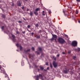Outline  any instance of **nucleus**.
I'll return each mask as SVG.
<instances>
[{"instance_id":"f257e3e1","label":"nucleus","mask_w":80,"mask_h":80,"mask_svg":"<svg viewBox=\"0 0 80 80\" xmlns=\"http://www.w3.org/2000/svg\"><path fill=\"white\" fill-rule=\"evenodd\" d=\"M52 37L51 39V40H56L57 39V36L55 34H52Z\"/></svg>"},{"instance_id":"f03ea898","label":"nucleus","mask_w":80,"mask_h":80,"mask_svg":"<svg viewBox=\"0 0 80 80\" xmlns=\"http://www.w3.org/2000/svg\"><path fill=\"white\" fill-rule=\"evenodd\" d=\"M38 76L39 78H40V79H41V80H45V79L46 78V77H45V76L44 77L41 74H39Z\"/></svg>"},{"instance_id":"7ed1b4c3","label":"nucleus","mask_w":80,"mask_h":80,"mask_svg":"<svg viewBox=\"0 0 80 80\" xmlns=\"http://www.w3.org/2000/svg\"><path fill=\"white\" fill-rule=\"evenodd\" d=\"M73 47H76L77 45V42L75 41H73L71 44Z\"/></svg>"},{"instance_id":"20e7f679","label":"nucleus","mask_w":80,"mask_h":80,"mask_svg":"<svg viewBox=\"0 0 80 80\" xmlns=\"http://www.w3.org/2000/svg\"><path fill=\"white\" fill-rule=\"evenodd\" d=\"M69 70H70V71H71V70L70 69L68 70L67 69L65 68V70H64L63 72L64 73H68V72H70Z\"/></svg>"},{"instance_id":"39448f33","label":"nucleus","mask_w":80,"mask_h":80,"mask_svg":"<svg viewBox=\"0 0 80 80\" xmlns=\"http://www.w3.org/2000/svg\"><path fill=\"white\" fill-rule=\"evenodd\" d=\"M52 64L54 68H56V67H57V63H56L55 62L53 61L52 62Z\"/></svg>"},{"instance_id":"423d86ee","label":"nucleus","mask_w":80,"mask_h":80,"mask_svg":"<svg viewBox=\"0 0 80 80\" xmlns=\"http://www.w3.org/2000/svg\"><path fill=\"white\" fill-rule=\"evenodd\" d=\"M16 46H17V47H20V50L21 51L22 50V46L18 45V43H17L16 44Z\"/></svg>"},{"instance_id":"0eeeda50","label":"nucleus","mask_w":80,"mask_h":80,"mask_svg":"<svg viewBox=\"0 0 80 80\" xmlns=\"http://www.w3.org/2000/svg\"><path fill=\"white\" fill-rule=\"evenodd\" d=\"M28 55L29 58H31V59H32L33 58V55L29 53H28Z\"/></svg>"},{"instance_id":"6e6552de","label":"nucleus","mask_w":80,"mask_h":80,"mask_svg":"<svg viewBox=\"0 0 80 80\" xmlns=\"http://www.w3.org/2000/svg\"><path fill=\"white\" fill-rule=\"evenodd\" d=\"M58 42L60 43H65V40H58Z\"/></svg>"},{"instance_id":"1a4fd4ad","label":"nucleus","mask_w":80,"mask_h":80,"mask_svg":"<svg viewBox=\"0 0 80 80\" xmlns=\"http://www.w3.org/2000/svg\"><path fill=\"white\" fill-rule=\"evenodd\" d=\"M2 69L3 70H1L0 73H4V74H5V71L3 68Z\"/></svg>"},{"instance_id":"9d476101","label":"nucleus","mask_w":80,"mask_h":80,"mask_svg":"<svg viewBox=\"0 0 80 80\" xmlns=\"http://www.w3.org/2000/svg\"><path fill=\"white\" fill-rule=\"evenodd\" d=\"M34 37H36V38H38H38H40V35H36Z\"/></svg>"},{"instance_id":"9b49d317","label":"nucleus","mask_w":80,"mask_h":80,"mask_svg":"<svg viewBox=\"0 0 80 80\" xmlns=\"http://www.w3.org/2000/svg\"><path fill=\"white\" fill-rule=\"evenodd\" d=\"M24 51L25 53H28V52H30V49H28L27 50H24Z\"/></svg>"},{"instance_id":"f8f14e48","label":"nucleus","mask_w":80,"mask_h":80,"mask_svg":"<svg viewBox=\"0 0 80 80\" xmlns=\"http://www.w3.org/2000/svg\"><path fill=\"white\" fill-rule=\"evenodd\" d=\"M38 49L40 53H42V49L41 48H38Z\"/></svg>"},{"instance_id":"ddd939ff","label":"nucleus","mask_w":80,"mask_h":80,"mask_svg":"<svg viewBox=\"0 0 80 80\" xmlns=\"http://www.w3.org/2000/svg\"><path fill=\"white\" fill-rule=\"evenodd\" d=\"M33 13L34 14H35V15H36V16H37V15H38V12H37L34 11Z\"/></svg>"},{"instance_id":"4468645a","label":"nucleus","mask_w":80,"mask_h":80,"mask_svg":"<svg viewBox=\"0 0 80 80\" xmlns=\"http://www.w3.org/2000/svg\"><path fill=\"white\" fill-rule=\"evenodd\" d=\"M17 5L18 6L20 7V6H21V3H20V2L19 1H18L17 2Z\"/></svg>"},{"instance_id":"2eb2a0df","label":"nucleus","mask_w":80,"mask_h":80,"mask_svg":"<svg viewBox=\"0 0 80 80\" xmlns=\"http://www.w3.org/2000/svg\"><path fill=\"white\" fill-rule=\"evenodd\" d=\"M58 40H64L62 37H59L58 39Z\"/></svg>"},{"instance_id":"dca6fc26","label":"nucleus","mask_w":80,"mask_h":80,"mask_svg":"<svg viewBox=\"0 0 80 80\" xmlns=\"http://www.w3.org/2000/svg\"><path fill=\"white\" fill-rule=\"evenodd\" d=\"M39 10H40V8H38L36 9L35 10V11L38 12V11H39Z\"/></svg>"},{"instance_id":"f3484780","label":"nucleus","mask_w":80,"mask_h":80,"mask_svg":"<svg viewBox=\"0 0 80 80\" xmlns=\"http://www.w3.org/2000/svg\"><path fill=\"white\" fill-rule=\"evenodd\" d=\"M36 80H39V77H38V75H37V76L36 78H35Z\"/></svg>"},{"instance_id":"a211bd4d","label":"nucleus","mask_w":80,"mask_h":80,"mask_svg":"<svg viewBox=\"0 0 80 80\" xmlns=\"http://www.w3.org/2000/svg\"><path fill=\"white\" fill-rule=\"evenodd\" d=\"M39 25V24H38V23H37L35 25V26L36 27H37V28H38V27Z\"/></svg>"},{"instance_id":"6ab92c4d","label":"nucleus","mask_w":80,"mask_h":80,"mask_svg":"<svg viewBox=\"0 0 80 80\" xmlns=\"http://www.w3.org/2000/svg\"><path fill=\"white\" fill-rule=\"evenodd\" d=\"M4 74H5V77L6 78V77H8V76L7 74V73H6L5 72Z\"/></svg>"},{"instance_id":"aec40b11","label":"nucleus","mask_w":80,"mask_h":80,"mask_svg":"<svg viewBox=\"0 0 80 80\" xmlns=\"http://www.w3.org/2000/svg\"><path fill=\"white\" fill-rule=\"evenodd\" d=\"M30 16H33V12H30Z\"/></svg>"},{"instance_id":"412c9836","label":"nucleus","mask_w":80,"mask_h":80,"mask_svg":"<svg viewBox=\"0 0 80 80\" xmlns=\"http://www.w3.org/2000/svg\"><path fill=\"white\" fill-rule=\"evenodd\" d=\"M12 37L13 39H15V36L13 35H12Z\"/></svg>"},{"instance_id":"4be33fe9","label":"nucleus","mask_w":80,"mask_h":80,"mask_svg":"<svg viewBox=\"0 0 80 80\" xmlns=\"http://www.w3.org/2000/svg\"><path fill=\"white\" fill-rule=\"evenodd\" d=\"M2 16L3 18H5V15H4V14H2Z\"/></svg>"},{"instance_id":"5701e85b","label":"nucleus","mask_w":80,"mask_h":80,"mask_svg":"<svg viewBox=\"0 0 80 80\" xmlns=\"http://www.w3.org/2000/svg\"><path fill=\"white\" fill-rule=\"evenodd\" d=\"M50 67L51 68H52L53 67H52V63H50Z\"/></svg>"},{"instance_id":"b1692460","label":"nucleus","mask_w":80,"mask_h":80,"mask_svg":"<svg viewBox=\"0 0 80 80\" xmlns=\"http://www.w3.org/2000/svg\"><path fill=\"white\" fill-rule=\"evenodd\" d=\"M40 69L41 70H43V67H40Z\"/></svg>"},{"instance_id":"393cba45","label":"nucleus","mask_w":80,"mask_h":80,"mask_svg":"<svg viewBox=\"0 0 80 80\" xmlns=\"http://www.w3.org/2000/svg\"><path fill=\"white\" fill-rule=\"evenodd\" d=\"M31 49H32V50H33V51H34V50H35V48H34L33 47H32Z\"/></svg>"},{"instance_id":"a878e982","label":"nucleus","mask_w":80,"mask_h":80,"mask_svg":"<svg viewBox=\"0 0 80 80\" xmlns=\"http://www.w3.org/2000/svg\"><path fill=\"white\" fill-rule=\"evenodd\" d=\"M75 58H76V56H73V60H75Z\"/></svg>"},{"instance_id":"bb28decb","label":"nucleus","mask_w":80,"mask_h":80,"mask_svg":"<svg viewBox=\"0 0 80 80\" xmlns=\"http://www.w3.org/2000/svg\"><path fill=\"white\" fill-rule=\"evenodd\" d=\"M33 35H34V33L33 32H32L31 33V35L32 37H33Z\"/></svg>"},{"instance_id":"cd10ccee","label":"nucleus","mask_w":80,"mask_h":80,"mask_svg":"<svg viewBox=\"0 0 80 80\" xmlns=\"http://www.w3.org/2000/svg\"><path fill=\"white\" fill-rule=\"evenodd\" d=\"M34 67H35V68H37V67H38V66H37V65H34Z\"/></svg>"},{"instance_id":"c85d7f7f","label":"nucleus","mask_w":80,"mask_h":80,"mask_svg":"<svg viewBox=\"0 0 80 80\" xmlns=\"http://www.w3.org/2000/svg\"><path fill=\"white\" fill-rule=\"evenodd\" d=\"M63 12L64 13V14H65V10H64V9L63 10Z\"/></svg>"},{"instance_id":"c756f323","label":"nucleus","mask_w":80,"mask_h":80,"mask_svg":"<svg viewBox=\"0 0 80 80\" xmlns=\"http://www.w3.org/2000/svg\"><path fill=\"white\" fill-rule=\"evenodd\" d=\"M28 28H30V25H28Z\"/></svg>"},{"instance_id":"7c9ffc66","label":"nucleus","mask_w":80,"mask_h":80,"mask_svg":"<svg viewBox=\"0 0 80 80\" xmlns=\"http://www.w3.org/2000/svg\"><path fill=\"white\" fill-rule=\"evenodd\" d=\"M76 14H78V11L77 10L76 11Z\"/></svg>"},{"instance_id":"2f4dec72","label":"nucleus","mask_w":80,"mask_h":80,"mask_svg":"<svg viewBox=\"0 0 80 80\" xmlns=\"http://www.w3.org/2000/svg\"><path fill=\"white\" fill-rule=\"evenodd\" d=\"M36 52L37 53V54H38V55H40V53L38 52V51H36Z\"/></svg>"},{"instance_id":"473e14b6","label":"nucleus","mask_w":80,"mask_h":80,"mask_svg":"<svg viewBox=\"0 0 80 80\" xmlns=\"http://www.w3.org/2000/svg\"><path fill=\"white\" fill-rule=\"evenodd\" d=\"M2 30H3L4 29V26H3L2 28Z\"/></svg>"},{"instance_id":"72a5a7b5","label":"nucleus","mask_w":80,"mask_h":80,"mask_svg":"<svg viewBox=\"0 0 80 80\" xmlns=\"http://www.w3.org/2000/svg\"><path fill=\"white\" fill-rule=\"evenodd\" d=\"M22 33L23 34H25V31H24L23 32H22Z\"/></svg>"},{"instance_id":"f704fd0d","label":"nucleus","mask_w":80,"mask_h":80,"mask_svg":"<svg viewBox=\"0 0 80 80\" xmlns=\"http://www.w3.org/2000/svg\"><path fill=\"white\" fill-rule=\"evenodd\" d=\"M67 38L66 39L67 40H69V39L68 38V36H67Z\"/></svg>"},{"instance_id":"c9c22d12","label":"nucleus","mask_w":80,"mask_h":80,"mask_svg":"<svg viewBox=\"0 0 80 80\" xmlns=\"http://www.w3.org/2000/svg\"><path fill=\"white\" fill-rule=\"evenodd\" d=\"M21 65H22V66H23V65H24V63H21Z\"/></svg>"},{"instance_id":"e433bc0d","label":"nucleus","mask_w":80,"mask_h":80,"mask_svg":"<svg viewBox=\"0 0 80 80\" xmlns=\"http://www.w3.org/2000/svg\"><path fill=\"white\" fill-rule=\"evenodd\" d=\"M46 65H48V62H46Z\"/></svg>"},{"instance_id":"4c0bfd02","label":"nucleus","mask_w":80,"mask_h":80,"mask_svg":"<svg viewBox=\"0 0 80 80\" xmlns=\"http://www.w3.org/2000/svg\"><path fill=\"white\" fill-rule=\"evenodd\" d=\"M71 52V51H68V53H70Z\"/></svg>"},{"instance_id":"58836bf2","label":"nucleus","mask_w":80,"mask_h":80,"mask_svg":"<svg viewBox=\"0 0 80 80\" xmlns=\"http://www.w3.org/2000/svg\"><path fill=\"white\" fill-rule=\"evenodd\" d=\"M16 33H17V34H19L20 33H19V32L18 31H17L16 32Z\"/></svg>"},{"instance_id":"ea45409f","label":"nucleus","mask_w":80,"mask_h":80,"mask_svg":"<svg viewBox=\"0 0 80 80\" xmlns=\"http://www.w3.org/2000/svg\"><path fill=\"white\" fill-rule=\"evenodd\" d=\"M78 50L79 51H80V48H78Z\"/></svg>"},{"instance_id":"a19ab883","label":"nucleus","mask_w":80,"mask_h":80,"mask_svg":"<svg viewBox=\"0 0 80 80\" xmlns=\"http://www.w3.org/2000/svg\"><path fill=\"white\" fill-rule=\"evenodd\" d=\"M71 74H73V72H71Z\"/></svg>"},{"instance_id":"79ce46f5","label":"nucleus","mask_w":80,"mask_h":80,"mask_svg":"<svg viewBox=\"0 0 80 80\" xmlns=\"http://www.w3.org/2000/svg\"><path fill=\"white\" fill-rule=\"evenodd\" d=\"M18 23H22V21H18Z\"/></svg>"},{"instance_id":"37998d69","label":"nucleus","mask_w":80,"mask_h":80,"mask_svg":"<svg viewBox=\"0 0 80 80\" xmlns=\"http://www.w3.org/2000/svg\"><path fill=\"white\" fill-rule=\"evenodd\" d=\"M42 15H43V16H45V14L44 13H43L42 14Z\"/></svg>"},{"instance_id":"c03bdc74","label":"nucleus","mask_w":80,"mask_h":80,"mask_svg":"<svg viewBox=\"0 0 80 80\" xmlns=\"http://www.w3.org/2000/svg\"><path fill=\"white\" fill-rule=\"evenodd\" d=\"M76 1L77 2H80V0H76Z\"/></svg>"},{"instance_id":"a18cd8bd","label":"nucleus","mask_w":80,"mask_h":80,"mask_svg":"<svg viewBox=\"0 0 80 80\" xmlns=\"http://www.w3.org/2000/svg\"><path fill=\"white\" fill-rule=\"evenodd\" d=\"M24 7H22V10H23V9H24Z\"/></svg>"},{"instance_id":"49530a36","label":"nucleus","mask_w":80,"mask_h":80,"mask_svg":"<svg viewBox=\"0 0 80 80\" xmlns=\"http://www.w3.org/2000/svg\"><path fill=\"white\" fill-rule=\"evenodd\" d=\"M23 18V20H25V21H26V19L25 18Z\"/></svg>"},{"instance_id":"de8ad7c7","label":"nucleus","mask_w":80,"mask_h":80,"mask_svg":"<svg viewBox=\"0 0 80 80\" xmlns=\"http://www.w3.org/2000/svg\"><path fill=\"white\" fill-rule=\"evenodd\" d=\"M62 54H63V55H64V54H65V52H62Z\"/></svg>"},{"instance_id":"09e8293b","label":"nucleus","mask_w":80,"mask_h":80,"mask_svg":"<svg viewBox=\"0 0 80 80\" xmlns=\"http://www.w3.org/2000/svg\"><path fill=\"white\" fill-rule=\"evenodd\" d=\"M38 70L39 72V71H40V70H41V69H38Z\"/></svg>"},{"instance_id":"8fccbe9b","label":"nucleus","mask_w":80,"mask_h":80,"mask_svg":"<svg viewBox=\"0 0 80 80\" xmlns=\"http://www.w3.org/2000/svg\"><path fill=\"white\" fill-rule=\"evenodd\" d=\"M39 33H42V31H39Z\"/></svg>"},{"instance_id":"3c124183","label":"nucleus","mask_w":80,"mask_h":80,"mask_svg":"<svg viewBox=\"0 0 80 80\" xmlns=\"http://www.w3.org/2000/svg\"><path fill=\"white\" fill-rule=\"evenodd\" d=\"M78 23H80V20H78Z\"/></svg>"},{"instance_id":"603ef678","label":"nucleus","mask_w":80,"mask_h":80,"mask_svg":"<svg viewBox=\"0 0 80 80\" xmlns=\"http://www.w3.org/2000/svg\"><path fill=\"white\" fill-rule=\"evenodd\" d=\"M28 63L29 64V65L30 67H31L30 66V63H29V62H28Z\"/></svg>"},{"instance_id":"864d4df0","label":"nucleus","mask_w":80,"mask_h":80,"mask_svg":"<svg viewBox=\"0 0 80 80\" xmlns=\"http://www.w3.org/2000/svg\"><path fill=\"white\" fill-rule=\"evenodd\" d=\"M28 11H29V9H27V12H28Z\"/></svg>"},{"instance_id":"5fc2aeb1","label":"nucleus","mask_w":80,"mask_h":80,"mask_svg":"<svg viewBox=\"0 0 80 80\" xmlns=\"http://www.w3.org/2000/svg\"><path fill=\"white\" fill-rule=\"evenodd\" d=\"M51 11H49V13H51Z\"/></svg>"},{"instance_id":"6e6d98bb","label":"nucleus","mask_w":80,"mask_h":80,"mask_svg":"<svg viewBox=\"0 0 80 80\" xmlns=\"http://www.w3.org/2000/svg\"><path fill=\"white\" fill-rule=\"evenodd\" d=\"M8 80H10V78H8Z\"/></svg>"},{"instance_id":"4d7b16f0","label":"nucleus","mask_w":80,"mask_h":80,"mask_svg":"<svg viewBox=\"0 0 80 80\" xmlns=\"http://www.w3.org/2000/svg\"><path fill=\"white\" fill-rule=\"evenodd\" d=\"M59 54H58V55H57V57H59Z\"/></svg>"},{"instance_id":"13d9d810","label":"nucleus","mask_w":80,"mask_h":80,"mask_svg":"<svg viewBox=\"0 0 80 80\" xmlns=\"http://www.w3.org/2000/svg\"><path fill=\"white\" fill-rule=\"evenodd\" d=\"M42 13H45V11H42Z\"/></svg>"},{"instance_id":"bf43d9fd","label":"nucleus","mask_w":80,"mask_h":80,"mask_svg":"<svg viewBox=\"0 0 80 80\" xmlns=\"http://www.w3.org/2000/svg\"><path fill=\"white\" fill-rule=\"evenodd\" d=\"M27 30H28V32H30V31L28 30V29Z\"/></svg>"},{"instance_id":"052dcab7","label":"nucleus","mask_w":80,"mask_h":80,"mask_svg":"<svg viewBox=\"0 0 80 80\" xmlns=\"http://www.w3.org/2000/svg\"><path fill=\"white\" fill-rule=\"evenodd\" d=\"M49 69V67H48L47 68V70H48V69Z\"/></svg>"},{"instance_id":"680f3d73","label":"nucleus","mask_w":80,"mask_h":80,"mask_svg":"<svg viewBox=\"0 0 80 80\" xmlns=\"http://www.w3.org/2000/svg\"><path fill=\"white\" fill-rule=\"evenodd\" d=\"M15 41H15V40H13V42H15Z\"/></svg>"},{"instance_id":"e2e57ef3","label":"nucleus","mask_w":80,"mask_h":80,"mask_svg":"<svg viewBox=\"0 0 80 80\" xmlns=\"http://www.w3.org/2000/svg\"><path fill=\"white\" fill-rule=\"evenodd\" d=\"M54 60H56V58H55L54 59Z\"/></svg>"},{"instance_id":"0e129e2a","label":"nucleus","mask_w":80,"mask_h":80,"mask_svg":"<svg viewBox=\"0 0 80 80\" xmlns=\"http://www.w3.org/2000/svg\"><path fill=\"white\" fill-rule=\"evenodd\" d=\"M12 6H14V4L12 3Z\"/></svg>"},{"instance_id":"69168bd1","label":"nucleus","mask_w":80,"mask_h":80,"mask_svg":"<svg viewBox=\"0 0 80 80\" xmlns=\"http://www.w3.org/2000/svg\"><path fill=\"white\" fill-rule=\"evenodd\" d=\"M25 1H27V0H24Z\"/></svg>"},{"instance_id":"338daca9","label":"nucleus","mask_w":80,"mask_h":80,"mask_svg":"<svg viewBox=\"0 0 80 80\" xmlns=\"http://www.w3.org/2000/svg\"><path fill=\"white\" fill-rule=\"evenodd\" d=\"M17 51L18 52V50H17Z\"/></svg>"},{"instance_id":"774afa93","label":"nucleus","mask_w":80,"mask_h":80,"mask_svg":"<svg viewBox=\"0 0 80 80\" xmlns=\"http://www.w3.org/2000/svg\"><path fill=\"white\" fill-rule=\"evenodd\" d=\"M79 8H80V6L79 7Z\"/></svg>"}]
</instances>
